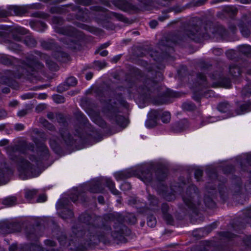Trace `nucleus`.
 <instances>
[{
	"label": "nucleus",
	"instance_id": "20",
	"mask_svg": "<svg viewBox=\"0 0 251 251\" xmlns=\"http://www.w3.org/2000/svg\"><path fill=\"white\" fill-rule=\"evenodd\" d=\"M93 74L91 73H88L86 75V78L87 80H90L92 78Z\"/></svg>",
	"mask_w": 251,
	"mask_h": 251
},
{
	"label": "nucleus",
	"instance_id": "9",
	"mask_svg": "<svg viewBox=\"0 0 251 251\" xmlns=\"http://www.w3.org/2000/svg\"><path fill=\"white\" fill-rule=\"evenodd\" d=\"M53 100L56 103L63 102L64 99L63 97L60 95H55L53 96Z\"/></svg>",
	"mask_w": 251,
	"mask_h": 251
},
{
	"label": "nucleus",
	"instance_id": "33",
	"mask_svg": "<svg viewBox=\"0 0 251 251\" xmlns=\"http://www.w3.org/2000/svg\"><path fill=\"white\" fill-rule=\"evenodd\" d=\"M71 199L74 201H76V199H74L73 197H71Z\"/></svg>",
	"mask_w": 251,
	"mask_h": 251
},
{
	"label": "nucleus",
	"instance_id": "6",
	"mask_svg": "<svg viewBox=\"0 0 251 251\" xmlns=\"http://www.w3.org/2000/svg\"><path fill=\"white\" fill-rule=\"evenodd\" d=\"M171 119V116L169 112L165 111L162 113L161 115V119L162 121L166 123L170 121Z\"/></svg>",
	"mask_w": 251,
	"mask_h": 251
},
{
	"label": "nucleus",
	"instance_id": "27",
	"mask_svg": "<svg viewBox=\"0 0 251 251\" xmlns=\"http://www.w3.org/2000/svg\"><path fill=\"white\" fill-rule=\"evenodd\" d=\"M99 201L100 203H102L104 201L103 199L101 197L99 198Z\"/></svg>",
	"mask_w": 251,
	"mask_h": 251
},
{
	"label": "nucleus",
	"instance_id": "11",
	"mask_svg": "<svg viewBox=\"0 0 251 251\" xmlns=\"http://www.w3.org/2000/svg\"><path fill=\"white\" fill-rule=\"evenodd\" d=\"M201 176H202L201 170H199V169L197 170L195 173V176L196 178L198 180H199L200 179V177Z\"/></svg>",
	"mask_w": 251,
	"mask_h": 251
},
{
	"label": "nucleus",
	"instance_id": "40",
	"mask_svg": "<svg viewBox=\"0 0 251 251\" xmlns=\"http://www.w3.org/2000/svg\"><path fill=\"white\" fill-rule=\"evenodd\" d=\"M77 194V192L74 193V194L76 195Z\"/></svg>",
	"mask_w": 251,
	"mask_h": 251
},
{
	"label": "nucleus",
	"instance_id": "3",
	"mask_svg": "<svg viewBox=\"0 0 251 251\" xmlns=\"http://www.w3.org/2000/svg\"><path fill=\"white\" fill-rule=\"evenodd\" d=\"M16 201V198L14 196H9L4 198L2 200V203L6 206H10L15 203Z\"/></svg>",
	"mask_w": 251,
	"mask_h": 251
},
{
	"label": "nucleus",
	"instance_id": "38",
	"mask_svg": "<svg viewBox=\"0 0 251 251\" xmlns=\"http://www.w3.org/2000/svg\"><path fill=\"white\" fill-rule=\"evenodd\" d=\"M50 144L51 147H52V144L51 142H50Z\"/></svg>",
	"mask_w": 251,
	"mask_h": 251
},
{
	"label": "nucleus",
	"instance_id": "30",
	"mask_svg": "<svg viewBox=\"0 0 251 251\" xmlns=\"http://www.w3.org/2000/svg\"><path fill=\"white\" fill-rule=\"evenodd\" d=\"M61 205H60L59 202H58L57 203V208H61Z\"/></svg>",
	"mask_w": 251,
	"mask_h": 251
},
{
	"label": "nucleus",
	"instance_id": "23",
	"mask_svg": "<svg viewBox=\"0 0 251 251\" xmlns=\"http://www.w3.org/2000/svg\"><path fill=\"white\" fill-rule=\"evenodd\" d=\"M100 55L104 56L107 54V51L106 50H103L100 52Z\"/></svg>",
	"mask_w": 251,
	"mask_h": 251
},
{
	"label": "nucleus",
	"instance_id": "43",
	"mask_svg": "<svg viewBox=\"0 0 251 251\" xmlns=\"http://www.w3.org/2000/svg\"><path fill=\"white\" fill-rule=\"evenodd\" d=\"M63 239H65V236H63L62 237Z\"/></svg>",
	"mask_w": 251,
	"mask_h": 251
},
{
	"label": "nucleus",
	"instance_id": "29",
	"mask_svg": "<svg viewBox=\"0 0 251 251\" xmlns=\"http://www.w3.org/2000/svg\"><path fill=\"white\" fill-rule=\"evenodd\" d=\"M120 175V174L119 173L115 174V177H116V179L118 180L119 179L118 176Z\"/></svg>",
	"mask_w": 251,
	"mask_h": 251
},
{
	"label": "nucleus",
	"instance_id": "36",
	"mask_svg": "<svg viewBox=\"0 0 251 251\" xmlns=\"http://www.w3.org/2000/svg\"><path fill=\"white\" fill-rule=\"evenodd\" d=\"M2 142H6V140H4V141H1V142H0V145H1V143H2Z\"/></svg>",
	"mask_w": 251,
	"mask_h": 251
},
{
	"label": "nucleus",
	"instance_id": "31",
	"mask_svg": "<svg viewBox=\"0 0 251 251\" xmlns=\"http://www.w3.org/2000/svg\"><path fill=\"white\" fill-rule=\"evenodd\" d=\"M19 29L20 30V32H22L23 33H25V31H23L24 29L23 28H20Z\"/></svg>",
	"mask_w": 251,
	"mask_h": 251
},
{
	"label": "nucleus",
	"instance_id": "5",
	"mask_svg": "<svg viewBox=\"0 0 251 251\" xmlns=\"http://www.w3.org/2000/svg\"><path fill=\"white\" fill-rule=\"evenodd\" d=\"M36 190L35 189L26 190L25 192V197L27 200H30L36 195Z\"/></svg>",
	"mask_w": 251,
	"mask_h": 251
},
{
	"label": "nucleus",
	"instance_id": "10",
	"mask_svg": "<svg viewBox=\"0 0 251 251\" xmlns=\"http://www.w3.org/2000/svg\"><path fill=\"white\" fill-rule=\"evenodd\" d=\"M183 108L186 110H192L194 109V105L190 103H185L183 104Z\"/></svg>",
	"mask_w": 251,
	"mask_h": 251
},
{
	"label": "nucleus",
	"instance_id": "15",
	"mask_svg": "<svg viewBox=\"0 0 251 251\" xmlns=\"http://www.w3.org/2000/svg\"><path fill=\"white\" fill-rule=\"evenodd\" d=\"M45 243L46 245L51 247L54 246L55 245V243L53 241L50 240L46 241Z\"/></svg>",
	"mask_w": 251,
	"mask_h": 251
},
{
	"label": "nucleus",
	"instance_id": "17",
	"mask_svg": "<svg viewBox=\"0 0 251 251\" xmlns=\"http://www.w3.org/2000/svg\"><path fill=\"white\" fill-rule=\"evenodd\" d=\"M14 226L13 225H11L8 226V227H6L5 228H3L2 230L5 229L6 230V233H11L14 232L13 231L9 230L10 227H13Z\"/></svg>",
	"mask_w": 251,
	"mask_h": 251
},
{
	"label": "nucleus",
	"instance_id": "24",
	"mask_svg": "<svg viewBox=\"0 0 251 251\" xmlns=\"http://www.w3.org/2000/svg\"><path fill=\"white\" fill-rule=\"evenodd\" d=\"M26 113L25 111L23 110L18 112V115L20 116H23Z\"/></svg>",
	"mask_w": 251,
	"mask_h": 251
},
{
	"label": "nucleus",
	"instance_id": "13",
	"mask_svg": "<svg viewBox=\"0 0 251 251\" xmlns=\"http://www.w3.org/2000/svg\"><path fill=\"white\" fill-rule=\"evenodd\" d=\"M9 13L5 10H0V18H4L9 15Z\"/></svg>",
	"mask_w": 251,
	"mask_h": 251
},
{
	"label": "nucleus",
	"instance_id": "4",
	"mask_svg": "<svg viewBox=\"0 0 251 251\" xmlns=\"http://www.w3.org/2000/svg\"><path fill=\"white\" fill-rule=\"evenodd\" d=\"M106 182L107 186L109 187L111 193L115 195H118L119 194V191L115 188L114 183L109 178H106Z\"/></svg>",
	"mask_w": 251,
	"mask_h": 251
},
{
	"label": "nucleus",
	"instance_id": "14",
	"mask_svg": "<svg viewBox=\"0 0 251 251\" xmlns=\"http://www.w3.org/2000/svg\"><path fill=\"white\" fill-rule=\"evenodd\" d=\"M157 25V22L156 21H152L150 23V25L151 28H155Z\"/></svg>",
	"mask_w": 251,
	"mask_h": 251
},
{
	"label": "nucleus",
	"instance_id": "21",
	"mask_svg": "<svg viewBox=\"0 0 251 251\" xmlns=\"http://www.w3.org/2000/svg\"><path fill=\"white\" fill-rule=\"evenodd\" d=\"M218 120L215 118H210V119H209L206 123H213V122H216Z\"/></svg>",
	"mask_w": 251,
	"mask_h": 251
},
{
	"label": "nucleus",
	"instance_id": "7",
	"mask_svg": "<svg viewBox=\"0 0 251 251\" xmlns=\"http://www.w3.org/2000/svg\"><path fill=\"white\" fill-rule=\"evenodd\" d=\"M6 174V169L0 168V185L4 184L5 182L4 181Z\"/></svg>",
	"mask_w": 251,
	"mask_h": 251
},
{
	"label": "nucleus",
	"instance_id": "37",
	"mask_svg": "<svg viewBox=\"0 0 251 251\" xmlns=\"http://www.w3.org/2000/svg\"><path fill=\"white\" fill-rule=\"evenodd\" d=\"M247 48H248V49H250L251 48V46H247Z\"/></svg>",
	"mask_w": 251,
	"mask_h": 251
},
{
	"label": "nucleus",
	"instance_id": "39",
	"mask_svg": "<svg viewBox=\"0 0 251 251\" xmlns=\"http://www.w3.org/2000/svg\"><path fill=\"white\" fill-rule=\"evenodd\" d=\"M125 185H128V183H125Z\"/></svg>",
	"mask_w": 251,
	"mask_h": 251
},
{
	"label": "nucleus",
	"instance_id": "8",
	"mask_svg": "<svg viewBox=\"0 0 251 251\" xmlns=\"http://www.w3.org/2000/svg\"><path fill=\"white\" fill-rule=\"evenodd\" d=\"M66 82L69 85L74 86L76 84L77 81L75 77H70L67 78Z\"/></svg>",
	"mask_w": 251,
	"mask_h": 251
},
{
	"label": "nucleus",
	"instance_id": "2",
	"mask_svg": "<svg viewBox=\"0 0 251 251\" xmlns=\"http://www.w3.org/2000/svg\"><path fill=\"white\" fill-rule=\"evenodd\" d=\"M160 115L158 111L154 110H151L148 114L147 120L146 121L145 125L147 128H151L155 126L156 119Z\"/></svg>",
	"mask_w": 251,
	"mask_h": 251
},
{
	"label": "nucleus",
	"instance_id": "1",
	"mask_svg": "<svg viewBox=\"0 0 251 251\" xmlns=\"http://www.w3.org/2000/svg\"><path fill=\"white\" fill-rule=\"evenodd\" d=\"M36 151H32L30 154L29 159L31 163L27 160H22L19 165L18 170L20 175L29 174L33 169V167L36 165L39 160L46 157L48 154V150L43 144L40 146L36 145Z\"/></svg>",
	"mask_w": 251,
	"mask_h": 251
},
{
	"label": "nucleus",
	"instance_id": "25",
	"mask_svg": "<svg viewBox=\"0 0 251 251\" xmlns=\"http://www.w3.org/2000/svg\"><path fill=\"white\" fill-rule=\"evenodd\" d=\"M39 175V174H38L37 175H31V176L30 175H28V176H27L25 178H29V177H36L37 176H38Z\"/></svg>",
	"mask_w": 251,
	"mask_h": 251
},
{
	"label": "nucleus",
	"instance_id": "34",
	"mask_svg": "<svg viewBox=\"0 0 251 251\" xmlns=\"http://www.w3.org/2000/svg\"><path fill=\"white\" fill-rule=\"evenodd\" d=\"M58 240L61 244H63V241L60 238H59Z\"/></svg>",
	"mask_w": 251,
	"mask_h": 251
},
{
	"label": "nucleus",
	"instance_id": "26",
	"mask_svg": "<svg viewBox=\"0 0 251 251\" xmlns=\"http://www.w3.org/2000/svg\"><path fill=\"white\" fill-rule=\"evenodd\" d=\"M16 248V246L15 245H13L10 247L9 250L10 251H14Z\"/></svg>",
	"mask_w": 251,
	"mask_h": 251
},
{
	"label": "nucleus",
	"instance_id": "45",
	"mask_svg": "<svg viewBox=\"0 0 251 251\" xmlns=\"http://www.w3.org/2000/svg\"><path fill=\"white\" fill-rule=\"evenodd\" d=\"M142 180H143V181L145 182V180L144 179H142Z\"/></svg>",
	"mask_w": 251,
	"mask_h": 251
},
{
	"label": "nucleus",
	"instance_id": "22",
	"mask_svg": "<svg viewBox=\"0 0 251 251\" xmlns=\"http://www.w3.org/2000/svg\"><path fill=\"white\" fill-rule=\"evenodd\" d=\"M23 127H24V126L23 125L19 124V125H16V128L17 130H21L23 128Z\"/></svg>",
	"mask_w": 251,
	"mask_h": 251
},
{
	"label": "nucleus",
	"instance_id": "42",
	"mask_svg": "<svg viewBox=\"0 0 251 251\" xmlns=\"http://www.w3.org/2000/svg\"><path fill=\"white\" fill-rule=\"evenodd\" d=\"M249 93H251V90L249 92Z\"/></svg>",
	"mask_w": 251,
	"mask_h": 251
},
{
	"label": "nucleus",
	"instance_id": "12",
	"mask_svg": "<svg viewBox=\"0 0 251 251\" xmlns=\"http://www.w3.org/2000/svg\"><path fill=\"white\" fill-rule=\"evenodd\" d=\"M47 200V197L45 195H42L40 196L38 199L37 201L39 202H43Z\"/></svg>",
	"mask_w": 251,
	"mask_h": 251
},
{
	"label": "nucleus",
	"instance_id": "41",
	"mask_svg": "<svg viewBox=\"0 0 251 251\" xmlns=\"http://www.w3.org/2000/svg\"><path fill=\"white\" fill-rule=\"evenodd\" d=\"M96 186L97 187H99L98 185H96Z\"/></svg>",
	"mask_w": 251,
	"mask_h": 251
},
{
	"label": "nucleus",
	"instance_id": "44",
	"mask_svg": "<svg viewBox=\"0 0 251 251\" xmlns=\"http://www.w3.org/2000/svg\"><path fill=\"white\" fill-rule=\"evenodd\" d=\"M180 131V130H176V131H177H177Z\"/></svg>",
	"mask_w": 251,
	"mask_h": 251
},
{
	"label": "nucleus",
	"instance_id": "32",
	"mask_svg": "<svg viewBox=\"0 0 251 251\" xmlns=\"http://www.w3.org/2000/svg\"><path fill=\"white\" fill-rule=\"evenodd\" d=\"M204 125H205V124H204V123H201V124L200 125V126L198 127H201V126H204Z\"/></svg>",
	"mask_w": 251,
	"mask_h": 251
},
{
	"label": "nucleus",
	"instance_id": "35",
	"mask_svg": "<svg viewBox=\"0 0 251 251\" xmlns=\"http://www.w3.org/2000/svg\"><path fill=\"white\" fill-rule=\"evenodd\" d=\"M220 111H222V112H225L226 111H224V110H222L221 109H220V105L218 107Z\"/></svg>",
	"mask_w": 251,
	"mask_h": 251
},
{
	"label": "nucleus",
	"instance_id": "18",
	"mask_svg": "<svg viewBox=\"0 0 251 251\" xmlns=\"http://www.w3.org/2000/svg\"><path fill=\"white\" fill-rule=\"evenodd\" d=\"M67 212H68V217H71L73 216V213L70 210H67ZM61 217L63 218V219H66L68 218V216H64L62 215H61Z\"/></svg>",
	"mask_w": 251,
	"mask_h": 251
},
{
	"label": "nucleus",
	"instance_id": "19",
	"mask_svg": "<svg viewBox=\"0 0 251 251\" xmlns=\"http://www.w3.org/2000/svg\"><path fill=\"white\" fill-rule=\"evenodd\" d=\"M155 221L154 220H150L148 221V225L151 227H153L155 226Z\"/></svg>",
	"mask_w": 251,
	"mask_h": 251
},
{
	"label": "nucleus",
	"instance_id": "16",
	"mask_svg": "<svg viewBox=\"0 0 251 251\" xmlns=\"http://www.w3.org/2000/svg\"><path fill=\"white\" fill-rule=\"evenodd\" d=\"M246 107V105H243L242 106V107H241V109H242V111L240 113H239L238 114H245V113L246 112H248L249 111L247 109H244V108Z\"/></svg>",
	"mask_w": 251,
	"mask_h": 251
},
{
	"label": "nucleus",
	"instance_id": "28",
	"mask_svg": "<svg viewBox=\"0 0 251 251\" xmlns=\"http://www.w3.org/2000/svg\"><path fill=\"white\" fill-rule=\"evenodd\" d=\"M91 191L92 192H94V193H100V192H101V191L100 190H92Z\"/></svg>",
	"mask_w": 251,
	"mask_h": 251
}]
</instances>
